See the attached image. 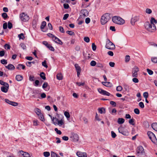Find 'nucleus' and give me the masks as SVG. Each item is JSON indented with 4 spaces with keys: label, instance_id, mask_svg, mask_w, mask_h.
Wrapping results in <instances>:
<instances>
[{
    "label": "nucleus",
    "instance_id": "obj_1",
    "mask_svg": "<svg viewBox=\"0 0 157 157\" xmlns=\"http://www.w3.org/2000/svg\"><path fill=\"white\" fill-rule=\"evenodd\" d=\"M144 26L147 31L151 32H154L156 30L155 25L151 24L148 21L145 23Z\"/></svg>",
    "mask_w": 157,
    "mask_h": 157
},
{
    "label": "nucleus",
    "instance_id": "obj_2",
    "mask_svg": "<svg viewBox=\"0 0 157 157\" xmlns=\"http://www.w3.org/2000/svg\"><path fill=\"white\" fill-rule=\"evenodd\" d=\"M110 14L108 13L104 14L102 15L101 19V22L102 25L106 24L110 19Z\"/></svg>",
    "mask_w": 157,
    "mask_h": 157
},
{
    "label": "nucleus",
    "instance_id": "obj_3",
    "mask_svg": "<svg viewBox=\"0 0 157 157\" xmlns=\"http://www.w3.org/2000/svg\"><path fill=\"white\" fill-rule=\"evenodd\" d=\"M112 21L116 24L120 25L123 24L124 22V20L121 17L118 16H114L112 19Z\"/></svg>",
    "mask_w": 157,
    "mask_h": 157
},
{
    "label": "nucleus",
    "instance_id": "obj_4",
    "mask_svg": "<svg viewBox=\"0 0 157 157\" xmlns=\"http://www.w3.org/2000/svg\"><path fill=\"white\" fill-rule=\"evenodd\" d=\"M105 48L111 50H113L115 48V45L109 39L107 40Z\"/></svg>",
    "mask_w": 157,
    "mask_h": 157
},
{
    "label": "nucleus",
    "instance_id": "obj_5",
    "mask_svg": "<svg viewBox=\"0 0 157 157\" xmlns=\"http://www.w3.org/2000/svg\"><path fill=\"white\" fill-rule=\"evenodd\" d=\"M149 139L154 144H157V140L155 134L151 131H148L147 133Z\"/></svg>",
    "mask_w": 157,
    "mask_h": 157
},
{
    "label": "nucleus",
    "instance_id": "obj_6",
    "mask_svg": "<svg viewBox=\"0 0 157 157\" xmlns=\"http://www.w3.org/2000/svg\"><path fill=\"white\" fill-rule=\"evenodd\" d=\"M136 151L138 156H142L145 154L144 149L143 147L141 146H140L138 147Z\"/></svg>",
    "mask_w": 157,
    "mask_h": 157
},
{
    "label": "nucleus",
    "instance_id": "obj_7",
    "mask_svg": "<svg viewBox=\"0 0 157 157\" xmlns=\"http://www.w3.org/2000/svg\"><path fill=\"white\" fill-rule=\"evenodd\" d=\"M20 17L21 20L24 22L28 21L29 19V16L24 13L20 14Z\"/></svg>",
    "mask_w": 157,
    "mask_h": 157
},
{
    "label": "nucleus",
    "instance_id": "obj_8",
    "mask_svg": "<svg viewBox=\"0 0 157 157\" xmlns=\"http://www.w3.org/2000/svg\"><path fill=\"white\" fill-rule=\"evenodd\" d=\"M139 71V68L136 66H135L132 70V76L134 77H138L137 72Z\"/></svg>",
    "mask_w": 157,
    "mask_h": 157
},
{
    "label": "nucleus",
    "instance_id": "obj_9",
    "mask_svg": "<svg viewBox=\"0 0 157 157\" xmlns=\"http://www.w3.org/2000/svg\"><path fill=\"white\" fill-rule=\"evenodd\" d=\"M140 17L139 16H135L133 17L131 20V24L132 25H134L135 24V23L138 21Z\"/></svg>",
    "mask_w": 157,
    "mask_h": 157
},
{
    "label": "nucleus",
    "instance_id": "obj_10",
    "mask_svg": "<svg viewBox=\"0 0 157 157\" xmlns=\"http://www.w3.org/2000/svg\"><path fill=\"white\" fill-rule=\"evenodd\" d=\"M89 14L88 11L85 9L82 10L80 12V16L82 17H87Z\"/></svg>",
    "mask_w": 157,
    "mask_h": 157
},
{
    "label": "nucleus",
    "instance_id": "obj_11",
    "mask_svg": "<svg viewBox=\"0 0 157 157\" xmlns=\"http://www.w3.org/2000/svg\"><path fill=\"white\" fill-rule=\"evenodd\" d=\"M70 138L74 142L78 141L79 140L78 135L75 133H72L71 134V136H70Z\"/></svg>",
    "mask_w": 157,
    "mask_h": 157
},
{
    "label": "nucleus",
    "instance_id": "obj_12",
    "mask_svg": "<svg viewBox=\"0 0 157 157\" xmlns=\"http://www.w3.org/2000/svg\"><path fill=\"white\" fill-rule=\"evenodd\" d=\"M19 152L21 154V157H30V155L27 152L22 151H19Z\"/></svg>",
    "mask_w": 157,
    "mask_h": 157
},
{
    "label": "nucleus",
    "instance_id": "obj_13",
    "mask_svg": "<svg viewBox=\"0 0 157 157\" xmlns=\"http://www.w3.org/2000/svg\"><path fill=\"white\" fill-rule=\"evenodd\" d=\"M5 101V102L7 103L14 106H17L18 105V104L17 103L12 101H11L8 99H6Z\"/></svg>",
    "mask_w": 157,
    "mask_h": 157
},
{
    "label": "nucleus",
    "instance_id": "obj_14",
    "mask_svg": "<svg viewBox=\"0 0 157 157\" xmlns=\"http://www.w3.org/2000/svg\"><path fill=\"white\" fill-rule=\"evenodd\" d=\"M53 36V38H52V39L55 42L61 45L63 44V42L55 36Z\"/></svg>",
    "mask_w": 157,
    "mask_h": 157
},
{
    "label": "nucleus",
    "instance_id": "obj_15",
    "mask_svg": "<svg viewBox=\"0 0 157 157\" xmlns=\"http://www.w3.org/2000/svg\"><path fill=\"white\" fill-rule=\"evenodd\" d=\"M77 155L79 157H87V155L86 152H82L78 151L76 153Z\"/></svg>",
    "mask_w": 157,
    "mask_h": 157
},
{
    "label": "nucleus",
    "instance_id": "obj_16",
    "mask_svg": "<svg viewBox=\"0 0 157 157\" xmlns=\"http://www.w3.org/2000/svg\"><path fill=\"white\" fill-rule=\"evenodd\" d=\"M49 116L51 117V120L53 122V123L55 125H56L57 124V122L58 121V120L57 118H54L53 117H52V116L49 114Z\"/></svg>",
    "mask_w": 157,
    "mask_h": 157
},
{
    "label": "nucleus",
    "instance_id": "obj_17",
    "mask_svg": "<svg viewBox=\"0 0 157 157\" xmlns=\"http://www.w3.org/2000/svg\"><path fill=\"white\" fill-rule=\"evenodd\" d=\"M118 130L119 132L120 133H121L122 134H123L124 135V136H126L127 135V134H128V133L124 131V129L122 128H118Z\"/></svg>",
    "mask_w": 157,
    "mask_h": 157
},
{
    "label": "nucleus",
    "instance_id": "obj_18",
    "mask_svg": "<svg viewBox=\"0 0 157 157\" xmlns=\"http://www.w3.org/2000/svg\"><path fill=\"white\" fill-rule=\"evenodd\" d=\"M46 23L45 21H43L41 24L40 26V29L42 30L43 32H46L47 31V30H44L43 29H44V27L46 26Z\"/></svg>",
    "mask_w": 157,
    "mask_h": 157
},
{
    "label": "nucleus",
    "instance_id": "obj_19",
    "mask_svg": "<svg viewBox=\"0 0 157 157\" xmlns=\"http://www.w3.org/2000/svg\"><path fill=\"white\" fill-rule=\"evenodd\" d=\"M5 67L10 70H13L15 68L14 65L12 64H9L8 66H6Z\"/></svg>",
    "mask_w": 157,
    "mask_h": 157
},
{
    "label": "nucleus",
    "instance_id": "obj_20",
    "mask_svg": "<svg viewBox=\"0 0 157 157\" xmlns=\"http://www.w3.org/2000/svg\"><path fill=\"white\" fill-rule=\"evenodd\" d=\"M16 68L18 70H20L21 68L23 70H24L25 69V67L23 64H19L17 65Z\"/></svg>",
    "mask_w": 157,
    "mask_h": 157
},
{
    "label": "nucleus",
    "instance_id": "obj_21",
    "mask_svg": "<svg viewBox=\"0 0 157 157\" xmlns=\"http://www.w3.org/2000/svg\"><path fill=\"white\" fill-rule=\"evenodd\" d=\"M102 84L104 86L107 87H111L112 86V84L109 82H102Z\"/></svg>",
    "mask_w": 157,
    "mask_h": 157
},
{
    "label": "nucleus",
    "instance_id": "obj_22",
    "mask_svg": "<svg viewBox=\"0 0 157 157\" xmlns=\"http://www.w3.org/2000/svg\"><path fill=\"white\" fill-rule=\"evenodd\" d=\"M98 112L101 114L105 113V109L103 108H99L98 109Z\"/></svg>",
    "mask_w": 157,
    "mask_h": 157
},
{
    "label": "nucleus",
    "instance_id": "obj_23",
    "mask_svg": "<svg viewBox=\"0 0 157 157\" xmlns=\"http://www.w3.org/2000/svg\"><path fill=\"white\" fill-rule=\"evenodd\" d=\"M16 79L18 81H21L23 79V77L20 75H17L16 76Z\"/></svg>",
    "mask_w": 157,
    "mask_h": 157
},
{
    "label": "nucleus",
    "instance_id": "obj_24",
    "mask_svg": "<svg viewBox=\"0 0 157 157\" xmlns=\"http://www.w3.org/2000/svg\"><path fill=\"white\" fill-rule=\"evenodd\" d=\"M125 91L128 92L130 90L129 86L127 84H124L123 85Z\"/></svg>",
    "mask_w": 157,
    "mask_h": 157
},
{
    "label": "nucleus",
    "instance_id": "obj_25",
    "mask_svg": "<svg viewBox=\"0 0 157 157\" xmlns=\"http://www.w3.org/2000/svg\"><path fill=\"white\" fill-rule=\"evenodd\" d=\"M124 122V120L123 118H119L117 120V123L119 124H121L123 123Z\"/></svg>",
    "mask_w": 157,
    "mask_h": 157
},
{
    "label": "nucleus",
    "instance_id": "obj_26",
    "mask_svg": "<svg viewBox=\"0 0 157 157\" xmlns=\"http://www.w3.org/2000/svg\"><path fill=\"white\" fill-rule=\"evenodd\" d=\"M157 22V21L154 17H152L151 18L150 23L151 24H156Z\"/></svg>",
    "mask_w": 157,
    "mask_h": 157
},
{
    "label": "nucleus",
    "instance_id": "obj_27",
    "mask_svg": "<svg viewBox=\"0 0 157 157\" xmlns=\"http://www.w3.org/2000/svg\"><path fill=\"white\" fill-rule=\"evenodd\" d=\"M75 66L77 71H81V70L80 67L77 64H75Z\"/></svg>",
    "mask_w": 157,
    "mask_h": 157
},
{
    "label": "nucleus",
    "instance_id": "obj_28",
    "mask_svg": "<svg viewBox=\"0 0 157 157\" xmlns=\"http://www.w3.org/2000/svg\"><path fill=\"white\" fill-rule=\"evenodd\" d=\"M8 89L9 88H7L4 86H2L1 87V91L4 93H6L7 92Z\"/></svg>",
    "mask_w": 157,
    "mask_h": 157
},
{
    "label": "nucleus",
    "instance_id": "obj_29",
    "mask_svg": "<svg viewBox=\"0 0 157 157\" xmlns=\"http://www.w3.org/2000/svg\"><path fill=\"white\" fill-rule=\"evenodd\" d=\"M151 126L152 128L155 131H157V123H153Z\"/></svg>",
    "mask_w": 157,
    "mask_h": 157
},
{
    "label": "nucleus",
    "instance_id": "obj_30",
    "mask_svg": "<svg viewBox=\"0 0 157 157\" xmlns=\"http://www.w3.org/2000/svg\"><path fill=\"white\" fill-rule=\"evenodd\" d=\"M57 78L59 80H61L63 79V75L61 73H59L56 76Z\"/></svg>",
    "mask_w": 157,
    "mask_h": 157
},
{
    "label": "nucleus",
    "instance_id": "obj_31",
    "mask_svg": "<svg viewBox=\"0 0 157 157\" xmlns=\"http://www.w3.org/2000/svg\"><path fill=\"white\" fill-rule=\"evenodd\" d=\"M35 112L38 116L41 113V110L38 108H36L35 109Z\"/></svg>",
    "mask_w": 157,
    "mask_h": 157
},
{
    "label": "nucleus",
    "instance_id": "obj_32",
    "mask_svg": "<svg viewBox=\"0 0 157 157\" xmlns=\"http://www.w3.org/2000/svg\"><path fill=\"white\" fill-rule=\"evenodd\" d=\"M39 117V119L42 121H44V116L42 114V113L40 114V115H38Z\"/></svg>",
    "mask_w": 157,
    "mask_h": 157
},
{
    "label": "nucleus",
    "instance_id": "obj_33",
    "mask_svg": "<svg viewBox=\"0 0 157 157\" xmlns=\"http://www.w3.org/2000/svg\"><path fill=\"white\" fill-rule=\"evenodd\" d=\"M35 63V62L34 61H32V62L28 61L26 63V64L27 66H28L29 67H30L31 66V65H32L31 64L32 63L34 64Z\"/></svg>",
    "mask_w": 157,
    "mask_h": 157
},
{
    "label": "nucleus",
    "instance_id": "obj_34",
    "mask_svg": "<svg viewBox=\"0 0 157 157\" xmlns=\"http://www.w3.org/2000/svg\"><path fill=\"white\" fill-rule=\"evenodd\" d=\"M64 114L65 116L66 117L67 119H69L70 117V115L68 112L67 111H65L64 112Z\"/></svg>",
    "mask_w": 157,
    "mask_h": 157
},
{
    "label": "nucleus",
    "instance_id": "obj_35",
    "mask_svg": "<svg viewBox=\"0 0 157 157\" xmlns=\"http://www.w3.org/2000/svg\"><path fill=\"white\" fill-rule=\"evenodd\" d=\"M40 77L43 80L46 79V77H45V74L43 72H42L40 74Z\"/></svg>",
    "mask_w": 157,
    "mask_h": 157
},
{
    "label": "nucleus",
    "instance_id": "obj_36",
    "mask_svg": "<svg viewBox=\"0 0 157 157\" xmlns=\"http://www.w3.org/2000/svg\"><path fill=\"white\" fill-rule=\"evenodd\" d=\"M20 47L24 50H26V47L25 44L23 43H21L20 44Z\"/></svg>",
    "mask_w": 157,
    "mask_h": 157
},
{
    "label": "nucleus",
    "instance_id": "obj_37",
    "mask_svg": "<svg viewBox=\"0 0 157 157\" xmlns=\"http://www.w3.org/2000/svg\"><path fill=\"white\" fill-rule=\"evenodd\" d=\"M134 121L135 120L134 119L132 118L131 119H130L129 120L128 122L129 123L131 124H132V125H134Z\"/></svg>",
    "mask_w": 157,
    "mask_h": 157
},
{
    "label": "nucleus",
    "instance_id": "obj_38",
    "mask_svg": "<svg viewBox=\"0 0 157 157\" xmlns=\"http://www.w3.org/2000/svg\"><path fill=\"white\" fill-rule=\"evenodd\" d=\"M51 157H60L59 156L57 155L56 153L53 152H51Z\"/></svg>",
    "mask_w": 157,
    "mask_h": 157
},
{
    "label": "nucleus",
    "instance_id": "obj_39",
    "mask_svg": "<svg viewBox=\"0 0 157 157\" xmlns=\"http://www.w3.org/2000/svg\"><path fill=\"white\" fill-rule=\"evenodd\" d=\"M47 48L51 51H54L55 50L54 48L50 44H49V45L47 46Z\"/></svg>",
    "mask_w": 157,
    "mask_h": 157
},
{
    "label": "nucleus",
    "instance_id": "obj_40",
    "mask_svg": "<svg viewBox=\"0 0 157 157\" xmlns=\"http://www.w3.org/2000/svg\"><path fill=\"white\" fill-rule=\"evenodd\" d=\"M20 39H24L25 38V37L24 35V34L23 33H21L20 34H19L18 36Z\"/></svg>",
    "mask_w": 157,
    "mask_h": 157
},
{
    "label": "nucleus",
    "instance_id": "obj_41",
    "mask_svg": "<svg viewBox=\"0 0 157 157\" xmlns=\"http://www.w3.org/2000/svg\"><path fill=\"white\" fill-rule=\"evenodd\" d=\"M45 157H48L50 156V154L49 152L45 151L43 153Z\"/></svg>",
    "mask_w": 157,
    "mask_h": 157
},
{
    "label": "nucleus",
    "instance_id": "obj_42",
    "mask_svg": "<svg viewBox=\"0 0 157 157\" xmlns=\"http://www.w3.org/2000/svg\"><path fill=\"white\" fill-rule=\"evenodd\" d=\"M63 123H64L63 121V120L62 119H61V120L58 121L57 124H58L60 126H61L62 125Z\"/></svg>",
    "mask_w": 157,
    "mask_h": 157
},
{
    "label": "nucleus",
    "instance_id": "obj_43",
    "mask_svg": "<svg viewBox=\"0 0 157 157\" xmlns=\"http://www.w3.org/2000/svg\"><path fill=\"white\" fill-rule=\"evenodd\" d=\"M48 86V83L46 82H44L42 86V88L44 89L46 88Z\"/></svg>",
    "mask_w": 157,
    "mask_h": 157
},
{
    "label": "nucleus",
    "instance_id": "obj_44",
    "mask_svg": "<svg viewBox=\"0 0 157 157\" xmlns=\"http://www.w3.org/2000/svg\"><path fill=\"white\" fill-rule=\"evenodd\" d=\"M151 61L155 63H157V57H154L152 58Z\"/></svg>",
    "mask_w": 157,
    "mask_h": 157
},
{
    "label": "nucleus",
    "instance_id": "obj_45",
    "mask_svg": "<svg viewBox=\"0 0 157 157\" xmlns=\"http://www.w3.org/2000/svg\"><path fill=\"white\" fill-rule=\"evenodd\" d=\"M67 33L71 36L75 35V33L71 31H67L66 32Z\"/></svg>",
    "mask_w": 157,
    "mask_h": 157
},
{
    "label": "nucleus",
    "instance_id": "obj_46",
    "mask_svg": "<svg viewBox=\"0 0 157 157\" xmlns=\"http://www.w3.org/2000/svg\"><path fill=\"white\" fill-rule=\"evenodd\" d=\"M134 112L136 114H140V112L139 110L137 108H135L134 110Z\"/></svg>",
    "mask_w": 157,
    "mask_h": 157
},
{
    "label": "nucleus",
    "instance_id": "obj_47",
    "mask_svg": "<svg viewBox=\"0 0 157 157\" xmlns=\"http://www.w3.org/2000/svg\"><path fill=\"white\" fill-rule=\"evenodd\" d=\"M42 65L46 68H47L48 67V66L46 64V61L45 60H44V61L42 62Z\"/></svg>",
    "mask_w": 157,
    "mask_h": 157
},
{
    "label": "nucleus",
    "instance_id": "obj_48",
    "mask_svg": "<svg viewBox=\"0 0 157 157\" xmlns=\"http://www.w3.org/2000/svg\"><path fill=\"white\" fill-rule=\"evenodd\" d=\"M96 67L100 68H102L104 67V65L101 63H98L97 64Z\"/></svg>",
    "mask_w": 157,
    "mask_h": 157
},
{
    "label": "nucleus",
    "instance_id": "obj_49",
    "mask_svg": "<svg viewBox=\"0 0 157 157\" xmlns=\"http://www.w3.org/2000/svg\"><path fill=\"white\" fill-rule=\"evenodd\" d=\"M2 17L4 18V19H6V18L8 17V15L6 13H2Z\"/></svg>",
    "mask_w": 157,
    "mask_h": 157
},
{
    "label": "nucleus",
    "instance_id": "obj_50",
    "mask_svg": "<svg viewBox=\"0 0 157 157\" xmlns=\"http://www.w3.org/2000/svg\"><path fill=\"white\" fill-rule=\"evenodd\" d=\"M139 106L141 108L143 109L144 107V104L143 102H140L139 103Z\"/></svg>",
    "mask_w": 157,
    "mask_h": 157
},
{
    "label": "nucleus",
    "instance_id": "obj_51",
    "mask_svg": "<svg viewBox=\"0 0 157 157\" xmlns=\"http://www.w3.org/2000/svg\"><path fill=\"white\" fill-rule=\"evenodd\" d=\"M90 64L92 66H94L96 64V63L95 61L92 60Z\"/></svg>",
    "mask_w": 157,
    "mask_h": 157
},
{
    "label": "nucleus",
    "instance_id": "obj_52",
    "mask_svg": "<svg viewBox=\"0 0 157 157\" xmlns=\"http://www.w3.org/2000/svg\"><path fill=\"white\" fill-rule=\"evenodd\" d=\"M146 13L148 14H151L152 13V10L151 9L147 8L146 10Z\"/></svg>",
    "mask_w": 157,
    "mask_h": 157
},
{
    "label": "nucleus",
    "instance_id": "obj_53",
    "mask_svg": "<svg viewBox=\"0 0 157 157\" xmlns=\"http://www.w3.org/2000/svg\"><path fill=\"white\" fill-rule=\"evenodd\" d=\"M147 71L148 74L150 75H152L153 73V71L149 69H147Z\"/></svg>",
    "mask_w": 157,
    "mask_h": 157
},
{
    "label": "nucleus",
    "instance_id": "obj_54",
    "mask_svg": "<svg viewBox=\"0 0 157 157\" xmlns=\"http://www.w3.org/2000/svg\"><path fill=\"white\" fill-rule=\"evenodd\" d=\"M103 95H106L107 96H109L110 95V94L108 92L104 90V92H103V93L102 94Z\"/></svg>",
    "mask_w": 157,
    "mask_h": 157
},
{
    "label": "nucleus",
    "instance_id": "obj_55",
    "mask_svg": "<svg viewBox=\"0 0 157 157\" xmlns=\"http://www.w3.org/2000/svg\"><path fill=\"white\" fill-rule=\"evenodd\" d=\"M1 63L3 64H6L7 63V60L5 59H2L1 60Z\"/></svg>",
    "mask_w": 157,
    "mask_h": 157
},
{
    "label": "nucleus",
    "instance_id": "obj_56",
    "mask_svg": "<svg viewBox=\"0 0 157 157\" xmlns=\"http://www.w3.org/2000/svg\"><path fill=\"white\" fill-rule=\"evenodd\" d=\"M149 44L151 46H152L155 47H157V44L153 42H150L149 43Z\"/></svg>",
    "mask_w": 157,
    "mask_h": 157
},
{
    "label": "nucleus",
    "instance_id": "obj_57",
    "mask_svg": "<svg viewBox=\"0 0 157 157\" xmlns=\"http://www.w3.org/2000/svg\"><path fill=\"white\" fill-rule=\"evenodd\" d=\"M84 40L85 42L87 43H88L90 41V39L88 37H85L84 38Z\"/></svg>",
    "mask_w": 157,
    "mask_h": 157
},
{
    "label": "nucleus",
    "instance_id": "obj_58",
    "mask_svg": "<svg viewBox=\"0 0 157 157\" xmlns=\"http://www.w3.org/2000/svg\"><path fill=\"white\" fill-rule=\"evenodd\" d=\"M111 136L112 138H115L117 136L116 134L113 131L111 132Z\"/></svg>",
    "mask_w": 157,
    "mask_h": 157
},
{
    "label": "nucleus",
    "instance_id": "obj_59",
    "mask_svg": "<svg viewBox=\"0 0 157 157\" xmlns=\"http://www.w3.org/2000/svg\"><path fill=\"white\" fill-rule=\"evenodd\" d=\"M13 27L12 23L10 21L8 22V28L9 29H11Z\"/></svg>",
    "mask_w": 157,
    "mask_h": 157
},
{
    "label": "nucleus",
    "instance_id": "obj_60",
    "mask_svg": "<svg viewBox=\"0 0 157 157\" xmlns=\"http://www.w3.org/2000/svg\"><path fill=\"white\" fill-rule=\"evenodd\" d=\"M55 131L56 132L57 134L59 135H61L62 133L61 132L60 130H58L57 128H55Z\"/></svg>",
    "mask_w": 157,
    "mask_h": 157
},
{
    "label": "nucleus",
    "instance_id": "obj_61",
    "mask_svg": "<svg viewBox=\"0 0 157 157\" xmlns=\"http://www.w3.org/2000/svg\"><path fill=\"white\" fill-rule=\"evenodd\" d=\"M92 48L93 51H95L96 49V46L95 45L94 43H92Z\"/></svg>",
    "mask_w": 157,
    "mask_h": 157
},
{
    "label": "nucleus",
    "instance_id": "obj_62",
    "mask_svg": "<svg viewBox=\"0 0 157 157\" xmlns=\"http://www.w3.org/2000/svg\"><path fill=\"white\" fill-rule=\"evenodd\" d=\"M69 16V15L68 13L65 14L64 15V16L63 18V20H66L67 18Z\"/></svg>",
    "mask_w": 157,
    "mask_h": 157
},
{
    "label": "nucleus",
    "instance_id": "obj_63",
    "mask_svg": "<svg viewBox=\"0 0 157 157\" xmlns=\"http://www.w3.org/2000/svg\"><path fill=\"white\" fill-rule=\"evenodd\" d=\"M122 88L121 86H117L116 88V90L118 91H120L122 90Z\"/></svg>",
    "mask_w": 157,
    "mask_h": 157
},
{
    "label": "nucleus",
    "instance_id": "obj_64",
    "mask_svg": "<svg viewBox=\"0 0 157 157\" xmlns=\"http://www.w3.org/2000/svg\"><path fill=\"white\" fill-rule=\"evenodd\" d=\"M125 61L126 62H128L130 59V57L129 55H126L125 57Z\"/></svg>",
    "mask_w": 157,
    "mask_h": 157
}]
</instances>
